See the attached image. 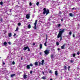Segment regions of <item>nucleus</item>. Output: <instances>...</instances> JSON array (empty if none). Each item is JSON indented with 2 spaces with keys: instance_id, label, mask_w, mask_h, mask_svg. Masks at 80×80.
Instances as JSON below:
<instances>
[{
  "instance_id": "nucleus-1",
  "label": "nucleus",
  "mask_w": 80,
  "mask_h": 80,
  "mask_svg": "<svg viewBox=\"0 0 80 80\" xmlns=\"http://www.w3.org/2000/svg\"><path fill=\"white\" fill-rule=\"evenodd\" d=\"M65 29H63L61 31H59V33L57 36L58 38H60V41H61L62 40V33L64 32Z\"/></svg>"
},
{
  "instance_id": "nucleus-2",
  "label": "nucleus",
  "mask_w": 80,
  "mask_h": 80,
  "mask_svg": "<svg viewBox=\"0 0 80 80\" xmlns=\"http://www.w3.org/2000/svg\"><path fill=\"white\" fill-rule=\"evenodd\" d=\"M43 13L44 15L45 14H46V15H48V13H49V10L48 9H47H47L45 8H44L43 9Z\"/></svg>"
},
{
  "instance_id": "nucleus-3",
  "label": "nucleus",
  "mask_w": 80,
  "mask_h": 80,
  "mask_svg": "<svg viewBox=\"0 0 80 80\" xmlns=\"http://www.w3.org/2000/svg\"><path fill=\"white\" fill-rule=\"evenodd\" d=\"M27 49H28V52H30V48H29V47L28 46L24 47V48H23V50L25 51V50H26Z\"/></svg>"
},
{
  "instance_id": "nucleus-4",
  "label": "nucleus",
  "mask_w": 80,
  "mask_h": 80,
  "mask_svg": "<svg viewBox=\"0 0 80 80\" xmlns=\"http://www.w3.org/2000/svg\"><path fill=\"white\" fill-rule=\"evenodd\" d=\"M44 53L46 55H47L48 54L50 53V50H47L44 51Z\"/></svg>"
},
{
  "instance_id": "nucleus-5",
  "label": "nucleus",
  "mask_w": 80,
  "mask_h": 80,
  "mask_svg": "<svg viewBox=\"0 0 80 80\" xmlns=\"http://www.w3.org/2000/svg\"><path fill=\"white\" fill-rule=\"evenodd\" d=\"M30 67H33V64L30 63V65H28L26 66L27 69H30Z\"/></svg>"
},
{
  "instance_id": "nucleus-6",
  "label": "nucleus",
  "mask_w": 80,
  "mask_h": 80,
  "mask_svg": "<svg viewBox=\"0 0 80 80\" xmlns=\"http://www.w3.org/2000/svg\"><path fill=\"white\" fill-rule=\"evenodd\" d=\"M38 21V20H36L35 22L34 23V30H36V29H37V24Z\"/></svg>"
},
{
  "instance_id": "nucleus-7",
  "label": "nucleus",
  "mask_w": 80,
  "mask_h": 80,
  "mask_svg": "<svg viewBox=\"0 0 80 80\" xmlns=\"http://www.w3.org/2000/svg\"><path fill=\"white\" fill-rule=\"evenodd\" d=\"M41 62H42V63H41V62H39V66H40V65H41V64L42 65H43V64H44V60H42Z\"/></svg>"
},
{
  "instance_id": "nucleus-8",
  "label": "nucleus",
  "mask_w": 80,
  "mask_h": 80,
  "mask_svg": "<svg viewBox=\"0 0 80 80\" xmlns=\"http://www.w3.org/2000/svg\"><path fill=\"white\" fill-rule=\"evenodd\" d=\"M26 18L27 19H29V18H30V15L29 14H28L26 15Z\"/></svg>"
},
{
  "instance_id": "nucleus-9",
  "label": "nucleus",
  "mask_w": 80,
  "mask_h": 80,
  "mask_svg": "<svg viewBox=\"0 0 80 80\" xmlns=\"http://www.w3.org/2000/svg\"><path fill=\"white\" fill-rule=\"evenodd\" d=\"M27 76L26 74H24L23 76V78H24V79H25L26 78H27Z\"/></svg>"
},
{
  "instance_id": "nucleus-10",
  "label": "nucleus",
  "mask_w": 80,
  "mask_h": 80,
  "mask_svg": "<svg viewBox=\"0 0 80 80\" xmlns=\"http://www.w3.org/2000/svg\"><path fill=\"white\" fill-rule=\"evenodd\" d=\"M55 75L57 76L58 75V71H56L55 72Z\"/></svg>"
},
{
  "instance_id": "nucleus-11",
  "label": "nucleus",
  "mask_w": 80,
  "mask_h": 80,
  "mask_svg": "<svg viewBox=\"0 0 80 80\" xmlns=\"http://www.w3.org/2000/svg\"><path fill=\"white\" fill-rule=\"evenodd\" d=\"M65 44H64L61 47V48L62 49H64V47H65Z\"/></svg>"
},
{
  "instance_id": "nucleus-12",
  "label": "nucleus",
  "mask_w": 80,
  "mask_h": 80,
  "mask_svg": "<svg viewBox=\"0 0 80 80\" xmlns=\"http://www.w3.org/2000/svg\"><path fill=\"white\" fill-rule=\"evenodd\" d=\"M69 16H70V17H73V13H69Z\"/></svg>"
},
{
  "instance_id": "nucleus-13",
  "label": "nucleus",
  "mask_w": 80,
  "mask_h": 80,
  "mask_svg": "<svg viewBox=\"0 0 80 80\" xmlns=\"http://www.w3.org/2000/svg\"><path fill=\"white\" fill-rule=\"evenodd\" d=\"M8 37H12V33H8Z\"/></svg>"
},
{
  "instance_id": "nucleus-14",
  "label": "nucleus",
  "mask_w": 80,
  "mask_h": 80,
  "mask_svg": "<svg viewBox=\"0 0 80 80\" xmlns=\"http://www.w3.org/2000/svg\"><path fill=\"white\" fill-rule=\"evenodd\" d=\"M39 47L40 49H42V44H41L39 45Z\"/></svg>"
},
{
  "instance_id": "nucleus-15",
  "label": "nucleus",
  "mask_w": 80,
  "mask_h": 80,
  "mask_svg": "<svg viewBox=\"0 0 80 80\" xmlns=\"http://www.w3.org/2000/svg\"><path fill=\"white\" fill-rule=\"evenodd\" d=\"M53 56H54V55L53 54H52L51 55V58L52 59L53 58Z\"/></svg>"
},
{
  "instance_id": "nucleus-16",
  "label": "nucleus",
  "mask_w": 80,
  "mask_h": 80,
  "mask_svg": "<svg viewBox=\"0 0 80 80\" xmlns=\"http://www.w3.org/2000/svg\"><path fill=\"white\" fill-rule=\"evenodd\" d=\"M15 74H11V77L13 78V77H14V76H15Z\"/></svg>"
},
{
  "instance_id": "nucleus-17",
  "label": "nucleus",
  "mask_w": 80,
  "mask_h": 80,
  "mask_svg": "<svg viewBox=\"0 0 80 80\" xmlns=\"http://www.w3.org/2000/svg\"><path fill=\"white\" fill-rule=\"evenodd\" d=\"M3 44L4 45H7V42H5L4 43H3Z\"/></svg>"
},
{
  "instance_id": "nucleus-18",
  "label": "nucleus",
  "mask_w": 80,
  "mask_h": 80,
  "mask_svg": "<svg viewBox=\"0 0 80 80\" xmlns=\"http://www.w3.org/2000/svg\"><path fill=\"white\" fill-rule=\"evenodd\" d=\"M31 28V26L30 25V24H29L28 26V28L29 29H30Z\"/></svg>"
},
{
  "instance_id": "nucleus-19",
  "label": "nucleus",
  "mask_w": 80,
  "mask_h": 80,
  "mask_svg": "<svg viewBox=\"0 0 80 80\" xmlns=\"http://www.w3.org/2000/svg\"><path fill=\"white\" fill-rule=\"evenodd\" d=\"M18 30V27H17L16 30H15V32H17Z\"/></svg>"
},
{
  "instance_id": "nucleus-20",
  "label": "nucleus",
  "mask_w": 80,
  "mask_h": 80,
  "mask_svg": "<svg viewBox=\"0 0 80 80\" xmlns=\"http://www.w3.org/2000/svg\"><path fill=\"white\" fill-rule=\"evenodd\" d=\"M35 65H36V66L38 65V62H36L35 63Z\"/></svg>"
},
{
  "instance_id": "nucleus-21",
  "label": "nucleus",
  "mask_w": 80,
  "mask_h": 80,
  "mask_svg": "<svg viewBox=\"0 0 80 80\" xmlns=\"http://www.w3.org/2000/svg\"><path fill=\"white\" fill-rule=\"evenodd\" d=\"M73 57H75L76 56V54L75 53H73L72 55Z\"/></svg>"
},
{
  "instance_id": "nucleus-22",
  "label": "nucleus",
  "mask_w": 80,
  "mask_h": 80,
  "mask_svg": "<svg viewBox=\"0 0 80 80\" xmlns=\"http://www.w3.org/2000/svg\"><path fill=\"white\" fill-rule=\"evenodd\" d=\"M42 78V79H44V80H46V78H45V77H43Z\"/></svg>"
},
{
  "instance_id": "nucleus-23",
  "label": "nucleus",
  "mask_w": 80,
  "mask_h": 80,
  "mask_svg": "<svg viewBox=\"0 0 80 80\" xmlns=\"http://www.w3.org/2000/svg\"><path fill=\"white\" fill-rule=\"evenodd\" d=\"M64 69L65 70H67V66H65L64 67Z\"/></svg>"
},
{
  "instance_id": "nucleus-24",
  "label": "nucleus",
  "mask_w": 80,
  "mask_h": 80,
  "mask_svg": "<svg viewBox=\"0 0 80 80\" xmlns=\"http://www.w3.org/2000/svg\"><path fill=\"white\" fill-rule=\"evenodd\" d=\"M58 27H61V24H58Z\"/></svg>"
},
{
  "instance_id": "nucleus-25",
  "label": "nucleus",
  "mask_w": 80,
  "mask_h": 80,
  "mask_svg": "<svg viewBox=\"0 0 80 80\" xmlns=\"http://www.w3.org/2000/svg\"><path fill=\"white\" fill-rule=\"evenodd\" d=\"M59 42H56V44H57V45H59Z\"/></svg>"
},
{
  "instance_id": "nucleus-26",
  "label": "nucleus",
  "mask_w": 80,
  "mask_h": 80,
  "mask_svg": "<svg viewBox=\"0 0 80 80\" xmlns=\"http://www.w3.org/2000/svg\"><path fill=\"white\" fill-rule=\"evenodd\" d=\"M70 63H73V61L71 60L70 61Z\"/></svg>"
},
{
  "instance_id": "nucleus-27",
  "label": "nucleus",
  "mask_w": 80,
  "mask_h": 80,
  "mask_svg": "<svg viewBox=\"0 0 80 80\" xmlns=\"http://www.w3.org/2000/svg\"><path fill=\"white\" fill-rule=\"evenodd\" d=\"M0 21L1 22H3V19H2V18H1V19L0 20Z\"/></svg>"
},
{
  "instance_id": "nucleus-28",
  "label": "nucleus",
  "mask_w": 80,
  "mask_h": 80,
  "mask_svg": "<svg viewBox=\"0 0 80 80\" xmlns=\"http://www.w3.org/2000/svg\"><path fill=\"white\" fill-rule=\"evenodd\" d=\"M18 26H20L21 25V23H18Z\"/></svg>"
},
{
  "instance_id": "nucleus-29",
  "label": "nucleus",
  "mask_w": 80,
  "mask_h": 80,
  "mask_svg": "<svg viewBox=\"0 0 80 80\" xmlns=\"http://www.w3.org/2000/svg\"><path fill=\"white\" fill-rule=\"evenodd\" d=\"M49 73H52V71L50 70L49 72Z\"/></svg>"
},
{
  "instance_id": "nucleus-30",
  "label": "nucleus",
  "mask_w": 80,
  "mask_h": 80,
  "mask_svg": "<svg viewBox=\"0 0 80 80\" xmlns=\"http://www.w3.org/2000/svg\"><path fill=\"white\" fill-rule=\"evenodd\" d=\"M29 5L30 6H32V2H29Z\"/></svg>"
},
{
  "instance_id": "nucleus-31",
  "label": "nucleus",
  "mask_w": 80,
  "mask_h": 80,
  "mask_svg": "<svg viewBox=\"0 0 80 80\" xmlns=\"http://www.w3.org/2000/svg\"><path fill=\"white\" fill-rule=\"evenodd\" d=\"M0 5H3V2L1 1L0 2Z\"/></svg>"
},
{
  "instance_id": "nucleus-32",
  "label": "nucleus",
  "mask_w": 80,
  "mask_h": 80,
  "mask_svg": "<svg viewBox=\"0 0 80 80\" xmlns=\"http://www.w3.org/2000/svg\"><path fill=\"white\" fill-rule=\"evenodd\" d=\"M37 5H39V2H37L36 3Z\"/></svg>"
},
{
  "instance_id": "nucleus-33",
  "label": "nucleus",
  "mask_w": 80,
  "mask_h": 80,
  "mask_svg": "<svg viewBox=\"0 0 80 80\" xmlns=\"http://www.w3.org/2000/svg\"><path fill=\"white\" fill-rule=\"evenodd\" d=\"M59 15H62V12H61V11L59 12Z\"/></svg>"
},
{
  "instance_id": "nucleus-34",
  "label": "nucleus",
  "mask_w": 80,
  "mask_h": 80,
  "mask_svg": "<svg viewBox=\"0 0 80 80\" xmlns=\"http://www.w3.org/2000/svg\"><path fill=\"white\" fill-rule=\"evenodd\" d=\"M12 63L13 65H15V62L13 61Z\"/></svg>"
},
{
  "instance_id": "nucleus-35",
  "label": "nucleus",
  "mask_w": 80,
  "mask_h": 80,
  "mask_svg": "<svg viewBox=\"0 0 80 80\" xmlns=\"http://www.w3.org/2000/svg\"><path fill=\"white\" fill-rule=\"evenodd\" d=\"M32 73H33V71H30V73H31V74H32Z\"/></svg>"
},
{
  "instance_id": "nucleus-36",
  "label": "nucleus",
  "mask_w": 80,
  "mask_h": 80,
  "mask_svg": "<svg viewBox=\"0 0 80 80\" xmlns=\"http://www.w3.org/2000/svg\"><path fill=\"white\" fill-rule=\"evenodd\" d=\"M69 35H72V32H69Z\"/></svg>"
},
{
  "instance_id": "nucleus-37",
  "label": "nucleus",
  "mask_w": 80,
  "mask_h": 80,
  "mask_svg": "<svg viewBox=\"0 0 80 80\" xmlns=\"http://www.w3.org/2000/svg\"><path fill=\"white\" fill-rule=\"evenodd\" d=\"M8 43L9 45H11V42H8Z\"/></svg>"
},
{
  "instance_id": "nucleus-38",
  "label": "nucleus",
  "mask_w": 80,
  "mask_h": 80,
  "mask_svg": "<svg viewBox=\"0 0 80 80\" xmlns=\"http://www.w3.org/2000/svg\"><path fill=\"white\" fill-rule=\"evenodd\" d=\"M44 45L45 47H47V44L46 43H44Z\"/></svg>"
},
{
  "instance_id": "nucleus-39",
  "label": "nucleus",
  "mask_w": 80,
  "mask_h": 80,
  "mask_svg": "<svg viewBox=\"0 0 80 80\" xmlns=\"http://www.w3.org/2000/svg\"><path fill=\"white\" fill-rule=\"evenodd\" d=\"M69 68H70V66H68V69L69 70Z\"/></svg>"
},
{
  "instance_id": "nucleus-40",
  "label": "nucleus",
  "mask_w": 80,
  "mask_h": 80,
  "mask_svg": "<svg viewBox=\"0 0 80 80\" xmlns=\"http://www.w3.org/2000/svg\"><path fill=\"white\" fill-rule=\"evenodd\" d=\"M42 73L43 75H45V74H44V72L42 71Z\"/></svg>"
},
{
  "instance_id": "nucleus-41",
  "label": "nucleus",
  "mask_w": 80,
  "mask_h": 80,
  "mask_svg": "<svg viewBox=\"0 0 80 80\" xmlns=\"http://www.w3.org/2000/svg\"><path fill=\"white\" fill-rule=\"evenodd\" d=\"M35 45V42H34L33 44H32V45L33 46H34V45Z\"/></svg>"
},
{
  "instance_id": "nucleus-42",
  "label": "nucleus",
  "mask_w": 80,
  "mask_h": 80,
  "mask_svg": "<svg viewBox=\"0 0 80 80\" xmlns=\"http://www.w3.org/2000/svg\"><path fill=\"white\" fill-rule=\"evenodd\" d=\"M73 37L74 38H75V34L73 35Z\"/></svg>"
},
{
  "instance_id": "nucleus-43",
  "label": "nucleus",
  "mask_w": 80,
  "mask_h": 80,
  "mask_svg": "<svg viewBox=\"0 0 80 80\" xmlns=\"http://www.w3.org/2000/svg\"><path fill=\"white\" fill-rule=\"evenodd\" d=\"M77 54H78V55H80V52H77Z\"/></svg>"
},
{
  "instance_id": "nucleus-44",
  "label": "nucleus",
  "mask_w": 80,
  "mask_h": 80,
  "mask_svg": "<svg viewBox=\"0 0 80 80\" xmlns=\"http://www.w3.org/2000/svg\"><path fill=\"white\" fill-rule=\"evenodd\" d=\"M14 37H15L16 36V34L14 33V35H13Z\"/></svg>"
},
{
  "instance_id": "nucleus-45",
  "label": "nucleus",
  "mask_w": 80,
  "mask_h": 80,
  "mask_svg": "<svg viewBox=\"0 0 80 80\" xmlns=\"http://www.w3.org/2000/svg\"><path fill=\"white\" fill-rule=\"evenodd\" d=\"M48 39V37H46V41H47V40Z\"/></svg>"
},
{
  "instance_id": "nucleus-46",
  "label": "nucleus",
  "mask_w": 80,
  "mask_h": 80,
  "mask_svg": "<svg viewBox=\"0 0 80 80\" xmlns=\"http://www.w3.org/2000/svg\"><path fill=\"white\" fill-rule=\"evenodd\" d=\"M5 63L4 62H3L2 65H5Z\"/></svg>"
},
{
  "instance_id": "nucleus-47",
  "label": "nucleus",
  "mask_w": 80,
  "mask_h": 80,
  "mask_svg": "<svg viewBox=\"0 0 80 80\" xmlns=\"http://www.w3.org/2000/svg\"><path fill=\"white\" fill-rule=\"evenodd\" d=\"M61 21H63V19L62 18L61 19Z\"/></svg>"
},
{
  "instance_id": "nucleus-48",
  "label": "nucleus",
  "mask_w": 80,
  "mask_h": 80,
  "mask_svg": "<svg viewBox=\"0 0 80 80\" xmlns=\"http://www.w3.org/2000/svg\"><path fill=\"white\" fill-rule=\"evenodd\" d=\"M46 37H48V35H47V34H46Z\"/></svg>"
},
{
  "instance_id": "nucleus-49",
  "label": "nucleus",
  "mask_w": 80,
  "mask_h": 80,
  "mask_svg": "<svg viewBox=\"0 0 80 80\" xmlns=\"http://www.w3.org/2000/svg\"><path fill=\"white\" fill-rule=\"evenodd\" d=\"M58 50L60 51V48H58Z\"/></svg>"
},
{
  "instance_id": "nucleus-50",
  "label": "nucleus",
  "mask_w": 80,
  "mask_h": 80,
  "mask_svg": "<svg viewBox=\"0 0 80 80\" xmlns=\"http://www.w3.org/2000/svg\"><path fill=\"white\" fill-rule=\"evenodd\" d=\"M77 69H78V70H80V68H77Z\"/></svg>"
},
{
  "instance_id": "nucleus-51",
  "label": "nucleus",
  "mask_w": 80,
  "mask_h": 80,
  "mask_svg": "<svg viewBox=\"0 0 80 80\" xmlns=\"http://www.w3.org/2000/svg\"><path fill=\"white\" fill-rule=\"evenodd\" d=\"M40 55H42V53L41 52L40 53Z\"/></svg>"
},
{
  "instance_id": "nucleus-52",
  "label": "nucleus",
  "mask_w": 80,
  "mask_h": 80,
  "mask_svg": "<svg viewBox=\"0 0 80 80\" xmlns=\"http://www.w3.org/2000/svg\"><path fill=\"white\" fill-rule=\"evenodd\" d=\"M74 8H72V10H74Z\"/></svg>"
},
{
  "instance_id": "nucleus-53",
  "label": "nucleus",
  "mask_w": 80,
  "mask_h": 80,
  "mask_svg": "<svg viewBox=\"0 0 80 80\" xmlns=\"http://www.w3.org/2000/svg\"><path fill=\"white\" fill-rule=\"evenodd\" d=\"M45 43H46L47 44V41L46 40V42Z\"/></svg>"
},
{
  "instance_id": "nucleus-54",
  "label": "nucleus",
  "mask_w": 80,
  "mask_h": 80,
  "mask_svg": "<svg viewBox=\"0 0 80 80\" xmlns=\"http://www.w3.org/2000/svg\"><path fill=\"white\" fill-rule=\"evenodd\" d=\"M78 29H79V28L78 27V28H77V29H78Z\"/></svg>"
},
{
  "instance_id": "nucleus-55",
  "label": "nucleus",
  "mask_w": 80,
  "mask_h": 80,
  "mask_svg": "<svg viewBox=\"0 0 80 80\" xmlns=\"http://www.w3.org/2000/svg\"><path fill=\"white\" fill-rule=\"evenodd\" d=\"M61 79L63 78V77H61Z\"/></svg>"
},
{
  "instance_id": "nucleus-56",
  "label": "nucleus",
  "mask_w": 80,
  "mask_h": 80,
  "mask_svg": "<svg viewBox=\"0 0 80 80\" xmlns=\"http://www.w3.org/2000/svg\"><path fill=\"white\" fill-rule=\"evenodd\" d=\"M50 80H53V79H52L51 78L50 79Z\"/></svg>"
},
{
  "instance_id": "nucleus-57",
  "label": "nucleus",
  "mask_w": 80,
  "mask_h": 80,
  "mask_svg": "<svg viewBox=\"0 0 80 80\" xmlns=\"http://www.w3.org/2000/svg\"><path fill=\"white\" fill-rule=\"evenodd\" d=\"M10 12H12V11H11V10H10Z\"/></svg>"
},
{
  "instance_id": "nucleus-58",
  "label": "nucleus",
  "mask_w": 80,
  "mask_h": 80,
  "mask_svg": "<svg viewBox=\"0 0 80 80\" xmlns=\"http://www.w3.org/2000/svg\"><path fill=\"white\" fill-rule=\"evenodd\" d=\"M62 30V29H59V30Z\"/></svg>"
},
{
  "instance_id": "nucleus-59",
  "label": "nucleus",
  "mask_w": 80,
  "mask_h": 80,
  "mask_svg": "<svg viewBox=\"0 0 80 80\" xmlns=\"http://www.w3.org/2000/svg\"><path fill=\"white\" fill-rule=\"evenodd\" d=\"M21 60H22V58H21Z\"/></svg>"
},
{
  "instance_id": "nucleus-60",
  "label": "nucleus",
  "mask_w": 80,
  "mask_h": 80,
  "mask_svg": "<svg viewBox=\"0 0 80 80\" xmlns=\"http://www.w3.org/2000/svg\"><path fill=\"white\" fill-rule=\"evenodd\" d=\"M69 71L70 70V69H68Z\"/></svg>"
},
{
  "instance_id": "nucleus-61",
  "label": "nucleus",
  "mask_w": 80,
  "mask_h": 80,
  "mask_svg": "<svg viewBox=\"0 0 80 80\" xmlns=\"http://www.w3.org/2000/svg\"><path fill=\"white\" fill-rule=\"evenodd\" d=\"M0 58H2L1 57H0Z\"/></svg>"
},
{
  "instance_id": "nucleus-62",
  "label": "nucleus",
  "mask_w": 80,
  "mask_h": 80,
  "mask_svg": "<svg viewBox=\"0 0 80 80\" xmlns=\"http://www.w3.org/2000/svg\"><path fill=\"white\" fill-rule=\"evenodd\" d=\"M18 3H19V2H18Z\"/></svg>"
}]
</instances>
